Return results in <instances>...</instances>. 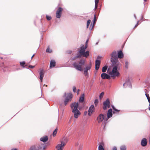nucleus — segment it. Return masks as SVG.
I'll return each instance as SVG.
<instances>
[{"label":"nucleus","instance_id":"obj_1","mask_svg":"<svg viewBox=\"0 0 150 150\" xmlns=\"http://www.w3.org/2000/svg\"><path fill=\"white\" fill-rule=\"evenodd\" d=\"M111 55V61L114 67L113 68L112 71H110L108 73L111 75V77L114 79L116 76L117 77L119 75V73L117 70V69L120 62L118 61L117 53L116 51H113Z\"/></svg>","mask_w":150,"mask_h":150},{"label":"nucleus","instance_id":"obj_2","mask_svg":"<svg viewBox=\"0 0 150 150\" xmlns=\"http://www.w3.org/2000/svg\"><path fill=\"white\" fill-rule=\"evenodd\" d=\"M88 40H87L86 42L85 46L83 45L80 47L79 50V54L77 55L76 58H79L82 56L87 58L89 56L90 53L89 51H87L85 52L86 50L88 47Z\"/></svg>","mask_w":150,"mask_h":150},{"label":"nucleus","instance_id":"obj_3","mask_svg":"<svg viewBox=\"0 0 150 150\" xmlns=\"http://www.w3.org/2000/svg\"><path fill=\"white\" fill-rule=\"evenodd\" d=\"M79 102H74L72 103L71 105L72 112L74 113V117L76 118H78L79 116L81 115V112L78 109V107L79 109H80L82 107L79 106Z\"/></svg>","mask_w":150,"mask_h":150},{"label":"nucleus","instance_id":"obj_4","mask_svg":"<svg viewBox=\"0 0 150 150\" xmlns=\"http://www.w3.org/2000/svg\"><path fill=\"white\" fill-rule=\"evenodd\" d=\"M46 148L45 144L40 143L31 146L29 150H45Z\"/></svg>","mask_w":150,"mask_h":150},{"label":"nucleus","instance_id":"obj_5","mask_svg":"<svg viewBox=\"0 0 150 150\" xmlns=\"http://www.w3.org/2000/svg\"><path fill=\"white\" fill-rule=\"evenodd\" d=\"M85 64V62L84 60H81L79 62V63L74 62L73 64L74 67L77 70L80 71H82L83 70V68L82 65H83Z\"/></svg>","mask_w":150,"mask_h":150},{"label":"nucleus","instance_id":"obj_6","mask_svg":"<svg viewBox=\"0 0 150 150\" xmlns=\"http://www.w3.org/2000/svg\"><path fill=\"white\" fill-rule=\"evenodd\" d=\"M64 96L66 97L64 101V104L66 105L68 103L71 101L73 95L71 93H69L67 94L65 93L64 95Z\"/></svg>","mask_w":150,"mask_h":150},{"label":"nucleus","instance_id":"obj_7","mask_svg":"<svg viewBox=\"0 0 150 150\" xmlns=\"http://www.w3.org/2000/svg\"><path fill=\"white\" fill-rule=\"evenodd\" d=\"M103 104V110H106L108 108H109L110 107V102L109 99H107L105 101H104Z\"/></svg>","mask_w":150,"mask_h":150},{"label":"nucleus","instance_id":"obj_8","mask_svg":"<svg viewBox=\"0 0 150 150\" xmlns=\"http://www.w3.org/2000/svg\"><path fill=\"white\" fill-rule=\"evenodd\" d=\"M63 11V9L61 7H59L56 12V16L57 18H60L61 16L62 11Z\"/></svg>","mask_w":150,"mask_h":150},{"label":"nucleus","instance_id":"obj_9","mask_svg":"<svg viewBox=\"0 0 150 150\" xmlns=\"http://www.w3.org/2000/svg\"><path fill=\"white\" fill-rule=\"evenodd\" d=\"M104 118V115L103 114H100L97 117V120L98 123L102 122Z\"/></svg>","mask_w":150,"mask_h":150},{"label":"nucleus","instance_id":"obj_10","mask_svg":"<svg viewBox=\"0 0 150 150\" xmlns=\"http://www.w3.org/2000/svg\"><path fill=\"white\" fill-rule=\"evenodd\" d=\"M65 145V144L64 142H62L61 143L58 144L56 148L58 150H62Z\"/></svg>","mask_w":150,"mask_h":150},{"label":"nucleus","instance_id":"obj_11","mask_svg":"<svg viewBox=\"0 0 150 150\" xmlns=\"http://www.w3.org/2000/svg\"><path fill=\"white\" fill-rule=\"evenodd\" d=\"M94 110V107L93 105H91L89 108L88 111V114L89 116H91Z\"/></svg>","mask_w":150,"mask_h":150},{"label":"nucleus","instance_id":"obj_12","mask_svg":"<svg viewBox=\"0 0 150 150\" xmlns=\"http://www.w3.org/2000/svg\"><path fill=\"white\" fill-rule=\"evenodd\" d=\"M101 76L103 79H110V76L106 73H103L102 74Z\"/></svg>","mask_w":150,"mask_h":150},{"label":"nucleus","instance_id":"obj_13","mask_svg":"<svg viewBox=\"0 0 150 150\" xmlns=\"http://www.w3.org/2000/svg\"><path fill=\"white\" fill-rule=\"evenodd\" d=\"M100 62V60H96L95 61V69L98 70L99 68Z\"/></svg>","mask_w":150,"mask_h":150},{"label":"nucleus","instance_id":"obj_14","mask_svg":"<svg viewBox=\"0 0 150 150\" xmlns=\"http://www.w3.org/2000/svg\"><path fill=\"white\" fill-rule=\"evenodd\" d=\"M48 139V137L47 136L45 135L42 137L40 138V140L44 142H47Z\"/></svg>","mask_w":150,"mask_h":150},{"label":"nucleus","instance_id":"obj_15","mask_svg":"<svg viewBox=\"0 0 150 150\" xmlns=\"http://www.w3.org/2000/svg\"><path fill=\"white\" fill-rule=\"evenodd\" d=\"M44 71L42 69L40 70V79L41 80V82H42V79L44 77Z\"/></svg>","mask_w":150,"mask_h":150},{"label":"nucleus","instance_id":"obj_16","mask_svg":"<svg viewBox=\"0 0 150 150\" xmlns=\"http://www.w3.org/2000/svg\"><path fill=\"white\" fill-rule=\"evenodd\" d=\"M147 144L146 139L145 138H143L141 142V145L143 146H146Z\"/></svg>","mask_w":150,"mask_h":150},{"label":"nucleus","instance_id":"obj_17","mask_svg":"<svg viewBox=\"0 0 150 150\" xmlns=\"http://www.w3.org/2000/svg\"><path fill=\"white\" fill-rule=\"evenodd\" d=\"M112 110L111 109H110L108 111L107 113L108 118H110L112 116Z\"/></svg>","mask_w":150,"mask_h":150},{"label":"nucleus","instance_id":"obj_18","mask_svg":"<svg viewBox=\"0 0 150 150\" xmlns=\"http://www.w3.org/2000/svg\"><path fill=\"white\" fill-rule=\"evenodd\" d=\"M56 65V62L54 60H52L50 62V67L52 68V67H54Z\"/></svg>","mask_w":150,"mask_h":150},{"label":"nucleus","instance_id":"obj_19","mask_svg":"<svg viewBox=\"0 0 150 150\" xmlns=\"http://www.w3.org/2000/svg\"><path fill=\"white\" fill-rule=\"evenodd\" d=\"M123 56L124 55L122 51L120 50L119 51L118 53L117 57L120 59H121L123 58Z\"/></svg>","mask_w":150,"mask_h":150},{"label":"nucleus","instance_id":"obj_20","mask_svg":"<svg viewBox=\"0 0 150 150\" xmlns=\"http://www.w3.org/2000/svg\"><path fill=\"white\" fill-rule=\"evenodd\" d=\"M84 99V94H83L82 96L79 98V102L80 103H83V102Z\"/></svg>","mask_w":150,"mask_h":150},{"label":"nucleus","instance_id":"obj_21","mask_svg":"<svg viewBox=\"0 0 150 150\" xmlns=\"http://www.w3.org/2000/svg\"><path fill=\"white\" fill-rule=\"evenodd\" d=\"M130 83L129 82V81L128 79L127 80L126 82L124 83L123 86L124 87H126L128 85H130Z\"/></svg>","mask_w":150,"mask_h":150},{"label":"nucleus","instance_id":"obj_22","mask_svg":"<svg viewBox=\"0 0 150 150\" xmlns=\"http://www.w3.org/2000/svg\"><path fill=\"white\" fill-rule=\"evenodd\" d=\"M91 63H90L89 65L88 66H87V67H86L84 70L86 71H88V70H90L91 69Z\"/></svg>","mask_w":150,"mask_h":150},{"label":"nucleus","instance_id":"obj_23","mask_svg":"<svg viewBox=\"0 0 150 150\" xmlns=\"http://www.w3.org/2000/svg\"><path fill=\"white\" fill-rule=\"evenodd\" d=\"M108 67L107 66H105L103 67L102 68V71L103 72H106Z\"/></svg>","mask_w":150,"mask_h":150},{"label":"nucleus","instance_id":"obj_24","mask_svg":"<svg viewBox=\"0 0 150 150\" xmlns=\"http://www.w3.org/2000/svg\"><path fill=\"white\" fill-rule=\"evenodd\" d=\"M58 130V129L57 128H56L53 131V137L55 136L57 132V131Z\"/></svg>","mask_w":150,"mask_h":150},{"label":"nucleus","instance_id":"obj_25","mask_svg":"<svg viewBox=\"0 0 150 150\" xmlns=\"http://www.w3.org/2000/svg\"><path fill=\"white\" fill-rule=\"evenodd\" d=\"M98 150H104L103 146L101 144L98 146Z\"/></svg>","mask_w":150,"mask_h":150},{"label":"nucleus","instance_id":"obj_26","mask_svg":"<svg viewBox=\"0 0 150 150\" xmlns=\"http://www.w3.org/2000/svg\"><path fill=\"white\" fill-rule=\"evenodd\" d=\"M112 108H113V110L115 111L116 112H117V113H118L120 111V110H117V109H116L114 106H112Z\"/></svg>","mask_w":150,"mask_h":150},{"label":"nucleus","instance_id":"obj_27","mask_svg":"<svg viewBox=\"0 0 150 150\" xmlns=\"http://www.w3.org/2000/svg\"><path fill=\"white\" fill-rule=\"evenodd\" d=\"M104 93L103 92H102L100 94V96H99V98L100 99H101L103 98V96L104 95Z\"/></svg>","mask_w":150,"mask_h":150},{"label":"nucleus","instance_id":"obj_28","mask_svg":"<svg viewBox=\"0 0 150 150\" xmlns=\"http://www.w3.org/2000/svg\"><path fill=\"white\" fill-rule=\"evenodd\" d=\"M120 150H126V147L125 146H122L120 147Z\"/></svg>","mask_w":150,"mask_h":150},{"label":"nucleus","instance_id":"obj_29","mask_svg":"<svg viewBox=\"0 0 150 150\" xmlns=\"http://www.w3.org/2000/svg\"><path fill=\"white\" fill-rule=\"evenodd\" d=\"M91 21L90 20H88L87 23V28H88L91 23Z\"/></svg>","mask_w":150,"mask_h":150},{"label":"nucleus","instance_id":"obj_30","mask_svg":"<svg viewBox=\"0 0 150 150\" xmlns=\"http://www.w3.org/2000/svg\"><path fill=\"white\" fill-rule=\"evenodd\" d=\"M46 51L47 52H49V53H50L52 52V50L49 48V47H48L47 48Z\"/></svg>","mask_w":150,"mask_h":150},{"label":"nucleus","instance_id":"obj_31","mask_svg":"<svg viewBox=\"0 0 150 150\" xmlns=\"http://www.w3.org/2000/svg\"><path fill=\"white\" fill-rule=\"evenodd\" d=\"M25 62L23 61L22 62H20V64L21 66L23 67H24V65L25 64Z\"/></svg>","mask_w":150,"mask_h":150},{"label":"nucleus","instance_id":"obj_32","mask_svg":"<svg viewBox=\"0 0 150 150\" xmlns=\"http://www.w3.org/2000/svg\"><path fill=\"white\" fill-rule=\"evenodd\" d=\"M129 63L127 61H126L125 63V67L127 69L128 68Z\"/></svg>","mask_w":150,"mask_h":150},{"label":"nucleus","instance_id":"obj_33","mask_svg":"<svg viewBox=\"0 0 150 150\" xmlns=\"http://www.w3.org/2000/svg\"><path fill=\"white\" fill-rule=\"evenodd\" d=\"M46 18H47V19L48 21H50V20H51L52 19V18H51V16H48L47 15L46 16Z\"/></svg>","mask_w":150,"mask_h":150},{"label":"nucleus","instance_id":"obj_34","mask_svg":"<svg viewBox=\"0 0 150 150\" xmlns=\"http://www.w3.org/2000/svg\"><path fill=\"white\" fill-rule=\"evenodd\" d=\"M93 21V23L94 24L96 22V16L95 14L94 15V17Z\"/></svg>","mask_w":150,"mask_h":150},{"label":"nucleus","instance_id":"obj_35","mask_svg":"<svg viewBox=\"0 0 150 150\" xmlns=\"http://www.w3.org/2000/svg\"><path fill=\"white\" fill-rule=\"evenodd\" d=\"M98 102V100L96 99L95 100V102H94V103H95V105L96 106L97 105Z\"/></svg>","mask_w":150,"mask_h":150},{"label":"nucleus","instance_id":"obj_36","mask_svg":"<svg viewBox=\"0 0 150 150\" xmlns=\"http://www.w3.org/2000/svg\"><path fill=\"white\" fill-rule=\"evenodd\" d=\"M76 88L75 86H74L73 87V91L74 92H76Z\"/></svg>","mask_w":150,"mask_h":150},{"label":"nucleus","instance_id":"obj_37","mask_svg":"<svg viewBox=\"0 0 150 150\" xmlns=\"http://www.w3.org/2000/svg\"><path fill=\"white\" fill-rule=\"evenodd\" d=\"M145 95L147 98L148 101L149 100H150V97H149V95L147 94H146Z\"/></svg>","mask_w":150,"mask_h":150},{"label":"nucleus","instance_id":"obj_38","mask_svg":"<svg viewBox=\"0 0 150 150\" xmlns=\"http://www.w3.org/2000/svg\"><path fill=\"white\" fill-rule=\"evenodd\" d=\"M35 67V66H32V65H29L28 66V67L30 68H31V69Z\"/></svg>","mask_w":150,"mask_h":150},{"label":"nucleus","instance_id":"obj_39","mask_svg":"<svg viewBox=\"0 0 150 150\" xmlns=\"http://www.w3.org/2000/svg\"><path fill=\"white\" fill-rule=\"evenodd\" d=\"M84 74L85 76L87 75L88 74V71H84Z\"/></svg>","mask_w":150,"mask_h":150},{"label":"nucleus","instance_id":"obj_40","mask_svg":"<svg viewBox=\"0 0 150 150\" xmlns=\"http://www.w3.org/2000/svg\"><path fill=\"white\" fill-rule=\"evenodd\" d=\"M99 2V0H95V4H98Z\"/></svg>","mask_w":150,"mask_h":150},{"label":"nucleus","instance_id":"obj_41","mask_svg":"<svg viewBox=\"0 0 150 150\" xmlns=\"http://www.w3.org/2000/svg\"><path fill=\"white\" fill-rule=\"evenodd\" d=\"M112 150H117V147L116 146H114Z\"/></svg>","mask_w":150,"mask_h":150},{"label":"nucleus","instance_id":"obj_42","mask_svg":"<svg viewBox=\"0 0 150 150\" xmlns=\"http://www.w3.org/2000/svg\"><path fill=\"white\" fill-rule=\"evenodd\" d=\"M72 51L71 50H69L67 51V52L69 54H70L71 53Z\"/></svg>","mask_w":150,"mask_h":150},{"label":"nucleus","instance_id":"obj_43","mask_svg":"<svg viewBox=\"0 0 150 150\" xmlns=\"http://www.w3.org/2000/svg\"><path fill=\"white\" fill-rule=\"evenodd\" d=\"M97 7H98V4H95V10H96L97 9Z\"/></svg>","mask_w":150,"mask_h":150},{"label":"nucleus","instance_id":"obj_44","mask_svg":"<svg viewBox=\"0 0 150 150\" xmlns=\"http://www.w3.org/2000/svg\"><path fill=\"white\" fill-rule=\"evenodd\" d=\"M80 91V90L79 89H78L77 90V95H78L79 94V91Z\"/></svg>","mask_w":150,"mask_h":150},{"label":"nucleus","instance_id":"obj_45","mask_svg":"<svg viewBox=\"0 0 150 150\" xmlns=\"http://www.w3.org/2000/svg\"><path fill=\"white\" fill-rule=\"evenodd\" d=\"M87 112L85 111L84 112V115H86L87 114Z\"/></svg>","mask_w":150,"mask_h":150},{"label":"nucleus","instance_id":"obj_46","mask_svg":"<svg viewBox=\"0 0 150 150\" xmlns=\"http://www.w3.org/2000/svg\"><path fill=\"white\" fill-rule=\"evenodd\" d=\"M138 23H137V24L135 25V27L134 28H135L138 25Z\"/></svg>","mask_w":150,"mask_h":150},{"label":"nucleus","instance_id":"obj_47","mask_svg":"<svg viewBox=\"0 0 150 150\" xmlns=\"http://www.w3.org/2000/svg\"><path fill=\"white\" fill-rule=\"evenodd\" d=\"M35 54H34L33 56H32V57H31V59H32V58L33 57H34V56H35Z\"/></svg>","mask_w":150,"mask_h":150},{"label":"nucleus","instance_id":"obj_48","mask_svg":"<svg viewBox=\"0 0 150 150\" xmlns=\"http://www.w3.org/2000/svg\"><path fill=\"white\" fill-rule=\"evenodd\" d=\"M11 150H18L17 149H11Z\"/></svg>","mask_w":150,"mask_h":150},{"label":"nucleus","instance_id":"obj_49","mask_svg":"<svg viewBox=\"0 0 150 150\" xmlns=\"http://www.w3.org/2000/svg\"><path fill=\"white\" fill-rule=\"evenodd\" d=\"M149 102V106H150V100H148Z\"/></svg>","mask_w":150,"mask_h":150},{"label":"nucleus","instance_id":"obj_50","mask_svg":"<svg viewBox=\"0 0 150 150\" xmlns=\"http://www.w3.org/2000/svg\"><path fill=\"white\" fill-rule=\"evenodd\" d=\"M113 112V114H115V112L114 111H113V112Z\"/></svg>","mask_w":150,"mask_h":150},{"label":"nucleus","instance_id":"obj_51","mask_svg":"<svg viewBox=\"0 0 150 150\" xmlns=\"http://www.w3.org/2000/svg\"><path fill=\"white\" fill-rule=\"evenodd\" d=\"M147 1V0H144V1L145 2H146V1Z\"/></svg>","mask_w":150,"mask_h":150},{"label":"nucleus","instance_id":"obj_52","mask_svg":"<svg viewBox=\"0 0 150 150\" xmlns=\"http://www.w3.org/2000/svg\"><path fill=\"white\" fill-rule=\"evenodd\" d=\"M149 110L150 111V107H149Z\"/></svg>","mask_w":150,"mask_h":150},{"label":"nucleus","instance_id":"obj_53","mask_svg":"<svg viewBox=\"0 0 150 150\" xmlns=\"http://www.w3.org/2000/svg\"><path fill=\"white\" fill-rule=\"evenodd\" d=\"M1 59H3V58L2 57H1Z\"/></svg>","mask_w":150,"mask_h":150}]
</instances>
